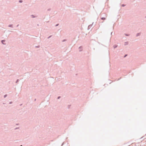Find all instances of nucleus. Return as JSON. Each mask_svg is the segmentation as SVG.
Segmentation results:
<instances>
[{
  "mask_svg": "<svg viewBox=\"0 0 146 146\" xmlns=\"http://www.w3.org/2000/svg\"><path fill=\"white\" fill-rule=\"evenodd\" d=\"M93 23H93L92 24H91L88 26V30L92 26V24H93Z\"/></svg>",
  "mask_w": 146,
  "mask_h": 146,
  "instance_id": "obj_1",
  "label": "nucleus"
},
{
  "mask_svg": "<svg viewBox=\"0 0 146 146\" xmlns=\"http://www.w3.org/2000/svg\"><path fill=\"white\" fill-rule=\"evenodd\" d=\"M1 42L3 44H5L4 43V42L5 41V40H1Z\"/></svg>",
  "mask_w": 146,
  "mask_h": 146,
  "instance_id": "obj_2",
  "label": "nucleus"
},
{
  "mask_svg": "<svg viewBox=\"0 0 146 146\" xmlns=\"http://www.w3.org/2000/svg\"><path fill=\"white\" fill-rule=\"evenodd\" d=\"M141 33H137L136 35V36L137 37L139 36H140L141 35Z\"/></svg>",
  "mask_w": 146,
  "mask_h": 146,
  "instance_id": "obj_3",
  "label": "nucleus"
},
{
  "mask_svg": "<svg viewBox=\"0 0 146 146\" xmlns=\"http://www.w3.org/2000/svg\"><path fill=\"white\" fill-rule=\"evenodd\" d=\"M101 19L102 20H105L106 19V18L105 17H102L101 18Z\"/></svg>",
  "mask_w": 146,
  "mask_h": 146,
  "instance_id": "obj_4",
  "label": "nucleus"
},
{
  "mask_svg": "<svg viewBox=\"0 0 146 146\" xmlns=\"http://www.w3.org/2000/svg\"><path fill=\"white\" fill-rule=\"evenodd\" d=\"M82 46H81L79 47V48L80 49V50H79V51L80 52L82 51V49H82Z\"/></svg>",
  "mask_w": 146,
  "mask_h": 146,
  "instance_id": "obj_5",
  "label": "nucleus"
},
{
  "mask_svg": "<svg viewBox=\"0 0 146 146\" xmlns=\"http://www.w3.org/2000/svg\"><path fill=\"white\" fill-rule=\"evenodd\" d=\"M128 42H124V45L126 46L128 45Z\"/></svg>",
  "mask_w": 146,
  "mask_h": 146,
  "instance_id": "obj_6",
  "label": "nucleus"
},
{
  "mask_svg": "<svg viewBox=\"0 0 146 146\" xmlns=\"http://www.w3.org/2000/svg\"><path fill=\"white\" fill-rule=\"evenodd\" d=\"M31 17L32 18H35V17H37L36 16H35L33 15H31Z\"/></svg>",
  "mask_w": 146,
  "mask_h": 146,
  "instance_id": "obj_7",
  "label": "nucleus"
},
{
  "mask_svg": "<svg viewBox=\"0 0 146 146\" xmlns=\"http://www.w3.org/2000/svg\"><path fill=\"white\" fill-rule=\"evenodd\" d=\"M117 45H114L113 46V47L114 48H117Z\"/></svg>",
  "mask_w": 146,
  "mask_h": 146,
  "instance_id": "obj_8",
  "label": "nucleus"
},
{
  "mask_svg": "<svg viewBox=\"0 0 146 146\" xmlns=\"http://www.w3.org/2000/svg\"><path fill=\"white\" fill-rule=\"evenodd\" d=\"M13 25H8V27H13Z\"/></svg>",
  "mask_w": 146,
  "mask_h": 146,
  "instance_id": "obj_9",
  "label": "nucleus"
},
{
  "mask_svg": "<svg viewBox=\"0 0 146 146\" xmlns=\"http://www.w3.org/2000/svg\"><path fill=\"white\" fill-rule=\"evenodd\" d=\"M124 35L125 36H129V34H126V33H125L124 34Z\"/></svg>",
  "mask_w": 146,
  "mask_h": 146,
  "instance_id": "obj_10",
  "label": "nucleus"
},
{
  "mask_svg": "<svg viewBox=\"0 0 146 146\" xmlns=\"http://www.w3.org/2000/svg\"><path fill=\"white\" fill-rule=\"evenodd\" d=\"M19 2L20 3H22L23 2V1L22 0H20L19 1Z\"/></svg>",
  "mask_w": 146,
  "mask_h": 146,
  "instance_id": "obj_11",
  "label": "nucleus"
},
{
  "mask_svg": "<svg viewBox=\"0 0 146 146\" xmlns=\"http://www.w3.org/2000/svg\"><path fill=\"white\" fill-rule=\"evenodd\" d=\"M19 81V79H17L16 82V83H18Z\"/></svg>",
  "mask_w": 146,
  "mask_h": 146,
  "instance_id": "obj_12",
  "label": "nucleus"
},
{
  "mask_svg": "<svg viewBox=\"0 0 146 146\" xmlns=\"http://www.w3.org/2000/svg\"><path fill=\"white\" fill-rule=\"evenodd\" d=\"M67 40L66 39H64L63 40H62V42H65V41H66Z\"/></svg>",
  "mask_w": 146,
  "mask_h": 146,
  "instance_id": "obj_13",
  "label": "nucleus"
},
{
  "mask_svg": "<svg viewBox=\"0 0 146 146\" xmlns=\"http://www.w3.org/2000/svg\"><path fill=\"white\" fill-rule=\"evenodd\" d=\"M7 94H5L4 96V98H5L7 96Z\"/></svg>",
  "mask_w": 146,
  "mask_h": 146,
  "instance_id": "obj_14",
  "label": "nucleus"
},
{
  "mask_svg": "<svg viewBox=\"0 0 146 146\" xmlns=\"http://www.w3.org/2000/svg\"><path fill=\"white\" fill-rule=\"evenodd\" d=\"M125 5L124 4H122L121 5V6L122 7H124L125 6Z\"/></svg>",
  "mask_w": 146,
  "mask_h": 146,
  "instance_id": "obj_15",
  "label": "nucleus"
},
{
  "mask_svg": "<svg viewBox=\"0 0 146 146\" xmlns=\"http://www.w3.org/2000/svg\"><path fill=\"white\" fill-rule=\"evenodd\" d=\"M19 128V127H16L15 128V130H16L17 129H18Z\"/></svg>",
  "mask_w": 146,
  "mask_h": 146,
  "instance_id": "obj_16",
  "label": "nucleus"
},
{
  "mask_svg": "<svg viewBox=\"0 0 146 146\" xmlns=\"http://www.w3.org/2000/svg\"><path fill=\"white\" fill-rule=\"evenodd\" d=\"M127 55V54H125L124 56V58Z\"/></svg>",
  "mask_w": 146,
  "mask_h": 146,
  "instance_id": "obj_17",
  "label": "nucleus"
},
{
  "mask_svg": "<svg viewBox=\"0 0 146 146\" xmlns=\"http://www.w3.org/2000/svg\"><path fill=\"white\" fill-rule=\"evenodd\" d=\"M59 25V24H56V25H55V27H57V26H58Z\"/></svg>",
  "mask_w": 146,
  "mask_h": 146,
  "instance_id": "obj_18",
  "label": "nucleus"
},
{
  "mask_svg": "<svg viewBox=\"0 0 146 146\" xmlns=\"http://www.w3.org/2000/svg\"><path fill=\"white\" fill-rule=\"evenodd\" d=\"M40 47V46H35V47L36 48H38Z\"/></svg>",
  "mask_w": 146,
  "mask_h": 146,
  "instance_id": "obj_19",
  "label": "nucleus"
},
{
  "mask_svg": "<svg viewBox=\"0 0 146 146\" xmlns=\"http://www.w3.org/2000/svg\"><path fill=\"white\" fill-rule=\"evenodd\" d=\"M52 36V35H50V36H49L48 37V38H50Z\"/></svg>",
  "mask_w": 146,
  "mask_h": 146,
  "instance_id": "obj_20",
  "label": "nucleus"
},
{
  "mask_svg": "<svg viewBox=\"0 0 146 146\" xmlns=\"http://www.w3.org/2000/svg\"><path fill=\"white\" fill-rule=\"evenodd\" d=\"M61 97L60 96H59L57 98V99H59Z\"/></svg>",
  "mask_w": 146,
  "mask_h": 146,
  "instance_id": "obj_21",
  "label": "nucleus"
},
{
  "mask_svg": "<svg viewBox=\"0 0 146 146\" xmlns=\"http://www.w3.org/2000/svg\"><path fill=\"white\" fill-rule=\"evenodd\" d=\"M13 102H9V104H11Z\"/></svg>",
  "mask_w": 146,
  "mask_h": 146,
  "instance_id": "obj_22",
  "label": "nucleus"
},
{
  "mask_svg": "<svg viewBox=\"0 0 146 146\" xmlns=\"http://www.w3.org/2000/svg\"><path fill=\"white\" fill-rule=\"evenodd\" d=\"M51 9L50 8H49V9H48V10H48V11H49L50 10H51Z\"/></svg>",
  "mask_w": 146,
  "mask_h": 146,
  "instance_id": "obj_23",
  "label": "nucleus"
},
{
  "mask_svg": "<svg viewBox=\"0 0 146 146\" xmlns=\"http://www.w3.org/2000/svg\"><path fill=\"white\" fill-rule=\"evenodd\" d=\"M19 124V123H17V124H16V125H18Z\"/></svg>",
  "mask_w": 146,
  "mask_h": 146,
  "instance_id": "obj_24",
  "label": "nucleus"
},
{
  "mask_svg": "<svg viewBox=\"0 0 146 146\" xmlns=\"http://www.w3.org/2000/svg\"><path fill=\"white\" fill-rule=\"evenodd\" d=\"M19 26V25H17V27H18Z\"/></svg>",
  "mask_w": 146,
  "mask_h": 146,
  "instance_id": "obj_25",
  "label": "nucleus"
},
{
  "mask_svg": "<svg viewBox=\"0 0 146 146\" xmlns=\"http://www.w3.org/2000/svg\"><path fill=\"white\" fill-rule=\"evenodd\" d=\"M36 99H35V100H34V101H36Z\"/></svg>",
  "mask_w": 146,
  "mask_h": 146,
  "instance_id": "obj_26",
  "label": "nucleus"
},
{
  "mask_svg": "<svg viewBox=\"0 0 146 146\" xmlns=\"http://www.w3.org/2000/svg\"><path fill=\"white\" fill-rule=\"evenodd\" d=\"M120 78H119L118 79V80H119L120 79Z\"/></svg>",
  "mask_w": 146,
  "mask_h": 146,
  "instance_id": "obj_27",
  "label": "nucleus"
},
{
  "mask_svg": "<svg viewBox=\"0 0 146 146\" xmlns=\"http://www.w3.org/2000/svg\"><path fill=\"white\" fill-rule=\"evenodd\" d=\"M112 33H113V32H111V35H112Z\"/></svg>",
  "mask_w": 146,
  "mask_h": 146,
  "instance_id": "obj_28",
  "label": "nucleus"
},
{
  "mask_svg": "<svg viewBox=\"0 0 146 146\" xmlns=\"http://www.w3.org/2000/svg\"><path fill=\"white\" fill-rule=\"evenodd\" d=\"M20 146H23V145H21Z\"/></svg>",
  "mask_w": 146,
  "mask_h": 146,
  "instance_id": "obj_29",
  "label": "nucleus"
},
{
  "mask_svg": "<svg viewBox=\"0 0 146 146\" xmlns=\"http://www.w3.org/2000/svg\"><path fill=\"white\" fill-rule=\"evenodd\" d=\"M103 21H102V23H103Z\"/></svg>",
  "mask_w": 146,
  "mask_h": 146,
  "instance_id": "obj_30",
  "label": "nucleus"
},
{
  "mask_svg": "<svg viewBox=\"0 0 146 146\" xmlns=\"http://www.w3.org/2000/svg\"><path fill=\"white\" fill-rule=\"evenodd\" d=\"M145 18H146V16L145 17Z\"/></svg>",
  "mask_w": 146,
  "mask_h": 146,
  "instance_id": "obj_31",
  "label": "nucleus"
}]
</instances>
